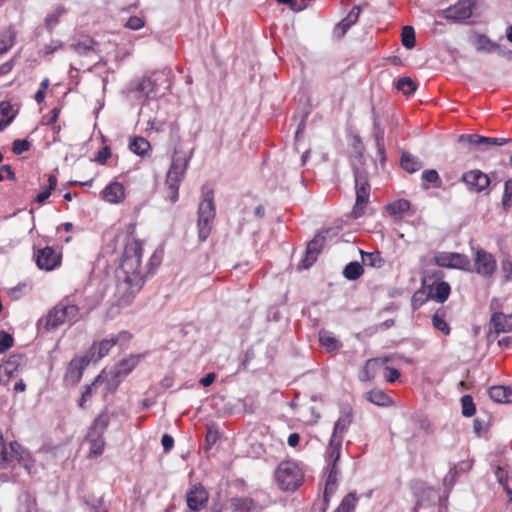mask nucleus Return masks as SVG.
<instances>
[{
  "label": "nucleus",
  "instance_id": "39448f33",
  "mask_svg": "<svg viewBox=\"0 0 512 512\" xmlns=\"http://www.w3.org/2000/svg\"><path fill=\"white\" fill-rule=\"evenodd\" d=\"M276 481L284 491H295L303 482L304 473L295 461L281 462L275 472Z\"/></svg>",
  "mask_w": 512,
  "mask_h": 512
},
{
  "label": "nucleus",
  "instance_id": "37998d69",
  "mask_svg": "<svg viewBox=\"0 0 512 512\" xmlns=\"http://www.w3.org/2000/svg\"><path fill=\"white\" fill-rule=\"evenodd\" d=\"M319 341L321 345L326 347L329 351H334L339 348L338 340L330 332L320 331Z\"/></svg>",
  "mask_w": 512,
  "mask_h": 512
},
{
  "label": "nucleus",
  "instance_id": "6ab92c4d",
  "mask_svg": "<svg viewBox=\"0 0 512 512\" xmlns=\"http://www.w3.org/2000/svg\"><path fill=\"white\" fill-rule=\"evenodd\" d=\"M463 181L476 192L486 189L490 183L489 177L480 170H471L463 174Z\"/></svg>",
  "mask_w": 512,
  "mask_h": 512
},
{
  "label": "nucleus",
  "instance_id": "dca6fc26",
  "mask_svg": "<svg viewBox=\"0 0 512 512\" xmlns=\"http://www.w3.org/2000/svg\"><path fill=\"white\" fill-rule=\"evenodd\" d=\"M472 15V1L459 0L455 5L444 11L446 19L454 21H462L468 19Z\"/></svg>",
  "mask_w": 512,
  "mask_h": 512
},
{
  "label": "nucleus",
  "instance_id": "2f4dec72",
  "mask_svg": "<svg viewBox=\"0 0 512 512\" xmlns=\"http://www.w3.org/2000/svg\"><path fill=\"white\" fill-rule=\"evenodd\" d=\"M130 150L141 156L144 157L149 154V151L151 150V145L148 140H146L144 137H135L130 145Z\"/></svg>",
  "mask_w": 512,
  "mask_h": 512
},
{
  "label": "nucleus",
  "instance_id": "3c124183",
  "mask_svg": "<svg viewBox=\"0 0 512 512\" xmlns=\"http://www.w3.org/2000/svg\"><path fill=\"white\" fill-rule=\"evenodd\" d=\"M502 204L504 207L508 208L512 205V178L508 179L504 184Z\"/></svg>",
  "mask_w": 512,
  "mask_h": 512
},
{
  "label": "nucleus",
  "instance_id": "b1692460",
  "mask_svg": "<svg viewBox=\"0 0 512 512\" xmlns=\"http://www.w3.org/2000/svg\"><path fill=\"white\" fill-rule=\"evenodd\" d=\"M233 512H262V506L248 497H237L231 499Z\"/></svg>",
  "mask_w": 512,
  "mask_h": 512
},
{
  "label": "nucleus",
  "instance_id": "f3484780",
  "mask_svg": "<svg viewBox=\"0 0 512 512\" xmlns=\"http://www.w3.org/2000/svg\"><path fill=\"white\" fill-rule=\"evenodd\" d=\"M188 507L192 511L200 510L208 501V492L200 485H193L186 496Z\"/></svg>",
  "mask_w": 512,
  "mask_h": 512
},
{
  "label": "nucleus",
  "instance_id": "bf43d9fd",
  "mask_svg": "<svg viewBox=\"0 0 512 512\" xmlns=\"http://www.w3.org/2000/svg\"><path fill=\"white\" fill-rule=\"evenodd\" d=\"M422 179L428 183H436L439 180L438 172L434 169L425 170L422 173Z\"/></svg>",
  "mask_w": 512,
  "mask_h": 512
},
{
  "label": "nucleus",
  "instance_id": "774afa93",
  "mask_svg": "<svg viewBox=\"0 0 512 512\" xmlns=\"http://www.w3.org/2000/svg\"><path fill=\"white\" fill-rule=\"evenodd\" d=\"M495 476L500 484L504 487L507 485V474L504 469L497 467L495 470Z\"/></svg>",
  "mask_w": 512,
  "mask_h": 512
},
{
  "label": "nucleus",
  "instance_id": "5fc2aeb1",
  "mask_svg": "<svg viewBox=\"0 0 512 512\" xmlns=\"http://www.w3.org/2000/svg\"><path fill=\"white\" fill-rule=\"evenodd\" d=\"M144 20L138 16H131L125 26L131 30H139L144 26Z\"/></svg>",
  "mask_w": 512,
  "mask_h": 512
},
{
  "label": "nucleus",
  "instance_id": "052dcab7",
  "mask_svg": "<svg viewBox=\"0 0 512 512\" xmlns=\"http://www.w3.org/2000/svg\"><path fill=\"white\" fill-rule=\"evenodd\" d=\"M400 377V373L396 368H385V379L389 383H394Z\"/></svg>",
  "mask_w": 512,
  "mask_h": 512
},
{
  "label": "nucleus",
  "instance_id": "58836bf2",
  "mask_svg": "<svg viewBox=\"0 0 512 512\" xmlns=\"http://www.w3.org/2000/svg\"><path fill=\"white\" fill-rule=\"evenodd\" d=\"M48 185L35 197V202L38 204H44L45 201L51 195V192L56 188L58 179L56 175L50 174L48 176Z\"/></svg>",
  "mask_w": 512,
  "mask_h": 512
},
{
  "label": "nucleus",
  "instance_id": "603ef678",
  "mask_svg": "<svg viewBox=\"0 0 512 512\" xmlns=\"http://www.w3.org/2000/svg\"><path fill=\"white\" fill-rule=\"evenodd\" d=\"M13 337L5 332V331H1L0 332V353H4L6 352L9 348L12 347L13 345Z\"/></svg>",
  "mask_w": 512,
  "mask_h": 512
},
{
  "label": "nucleus",
  "instance_id": "de8ad7c7",
  "mask_svg": "<svg viewBox=\"0 0 512 512\" xmlns=\"http://www.w3.org/2000/svg\"><path fill=\"white\" fill-rule=\"evenodd\" d=\"M388 361L387 358H377V359H369L366 361L365 367L360 372L359 379L363 382L369 381L372 379V375L370 374V367L374 364L380 363L385 364Z\"/></svg>",
  "mask_w": 512,
  "mask_h": 512
},
{
  "label": "nucleus",
  "instance_id": "338daca9",
  "mask_svg": "<svg viewBox=\"0 0 512 512\" xmlns=\"http://www.w3.org/2000/svg\"><path fill=\"white\" fill-rule=\"evenodd\" d=\"M14 177V173L9 165H3L0 168V181L8 178L12 179Z\"/></svg>",
  "mask_w": 512,
  "mask_h": 512
},
{
  "label": "nucleus",
  "instance_id": "7ed1b4c3",
  "mask_svg": "<svg viewBox=\"0 0 512 512\" xmlns=\"http://www.w3.org/2000/svg\"><path fill=\"white\" fill-rule=\"evenodd\" d=\"M17 462L21 467L31 473L34 466L31 456L18 442H11L9 449L5 446L4 439L0 433V481H15L17 477Z\"/></svg>",
  "mask_w": 512,
  "mask_h": 512
},
{
  "label": "nucleus",
  "instance_id": "c03bdc74",
  "mask_svg": "<svg viewBox=\"0 0 512 512\" xmlns=\"http://www.w3.org/2000/svg\"><path fill=\"white\" fill-rule=\"evenodd\" d=\"M64 13L65 10L62 6L55 8L51 13H49L45 18L46 29L52 31L58 24L60 16Z\"/></svg>",
  "mask_w": 512,
  "mask_h": 512
},
{
  "label": "nucleus",
  "instance_id": "8fccbe9b",
  "mask_svg": "<svg viewBox=\"0 0 512 512\" xmlns=\"http://www.w3.org/2000/svg\"><path fill=\"white\" fill-rule=\"evenodd\" d=\"M478 141L480 142V146H490V145L502 146L507 143H510L511 139L510 138H493V137L480 136Z\"/></svg>",
  "mask_w": 512,
  "mask_h": 512
},
{
  "label": "nucleus",
  "instance_id": "9b49d317",
  "mask_svg": "<svg viewBox=\"0 0 512 512\" xmlns=\"http://www.w3.org/2000/svg\"><path fill=\"white\" fill-rule=\"evenodd\" d=\"M91 361V357L87 353L72 358L64 375V382L70 386L77 385L82 378L85 368Z\"/></svg>",
  "mask_w": 512,
  "mask_h": 512
},
{
  "label": "nucleus",
  "instance_id": "393cba45",
  "mask_svg": "<svg viewBox=\"0 0 512 512\" xmlns=\"http://www.w3.org/2000/svg\"><path fill=\"white\" fill-rule=\"evenodd\" d=\"M342 439L331 436L326 449V458L329 467H336L341 456Z\"/></svg>",
  "mask_w": 512,
  "mask_h": 512
},
{
  "label": "nucleus",
  "instance_id": "e2e57ef3",
  "mask_svg": "<svg viewBox=\"0 0 512 512\" xmlns=\"http://www.w3.org/2000/svg\"><path fill=\"white\" fill-rule=\"evenodd\" d=\"M336 488H337V485H334V484H325V489H324V504H325V507H324V510L326 509L327 505H328V502H329V497L336 491Z\"/></svg>",
  "mask_w": 512,
  "mask_h": 512
},
{
  "label": "nucleus",
  "instance_id": "79ce46f5",
  "mask_svg": "<svg viewBox=\"0 0 512 512\" xmlns=\"http://www.w3.org/2000/svg\"><path fill=\"white\" fill-rule=\"evenodd\" d=\"M402 45L406 49H412L416 45L415 31L412 26H404L401 32Z\"/></svg>",
  "mask_w": 512,
  "mask_h": 512
},
{
  "label": "nucleus",
  "instance_id": "f03ea898",
  "mask_svg": "<svg viewBox=\"0 0 512 512\" xmlns=\"http://www.w3.org/2000/svg\"><path fill=\"white\" fill-rule=\"evenodd\" d=\"M92 309L93 305L88 303L84 292L76 290L74 293L61 299L45 316L38 320V329L48 332L65 324L72 325Z\"/></svg>",
  "mask_w": 512,
  "mask_h": 512
},
{
  "label": "nucleus",
  "instance_id": "13d9d810",
  "mask_svg": "<svg viewBox=\"0 0 512 512\" xmlns=\"http://www.w3.org/2000/svg\"><path fill=\"white\" fill-rule=\"evenodd\" d=\"M59 109L58 108H53L45 117H43V124L44 125H52L54 124L58 117H59Z\"/></svg>",
  "mask_w": 512,
  "mask_h": 512
},
{
  "label": "nucleus",
  "instance_id": "a19ab883",
  "mask_svg": "<svg viewBox=\"0 0 512 512\" xmlns=\"http://www.w3.org/2000/svg\"><path fill=\"white\" fill-rule=\"evenodd\" d=\"M360 254H361L362 262L365 265L380 268L384 263V260L381 257L379 252L370 253V252H364V251L360 250Z\"/></svg>",
  "mask_w": 512,
  "mask_h": 512
},
{
  "label": "nucleus",
  "instance_id": "c756f323",
  "mask_svg": "<svg viewBox=\"0 0 512 512\" xmlns=\"http://www.w3.org/2000/svg\"><path fill=\"white\" fill-rule=\"evenodd\" d=\"M475 48L478 52L492 53L497 49V43L485 34H476Z\"/></svg>",
  "mask_w": 512,
  "mask_h": 512
},
{
  "label": "nucleus",
  "instance_id": "1a4fd4ad",
  "mask_svg": "<svg viewBox=\"0 0 512 512\" xmlns=\"http://www.w3.org/2000/svg\"><path fill=\"white\" fill-rule=\"evenodd\" d=\"M108 425L109 417L107 414H100L93 421L86 436L90 443V454L98 456L103 453L105 446L103 434Z\"/></svg>",
  "mask_w": 512,
  "mask_h": 512
},
{
  "label": "nucleus",
  "instance_id": "c9c22d12",
  "mask_svg": "<svg viewBox=\"0 0 512 512\" xmlns=\"http://www.w3.org/2000/svg\"><path fill=\"white\" fill-rule=\"evenodd\" d=\"M409 209L410 202L405 199L396 200L387 206L388 213L394 218H401Z\"/></svg>",
  "mask_w": 512,
  "mask_h": 512
},
{
  "label": "nucleus",
  "instance_id": "ea45409f",
  "mask_svg": "<svg viewBox=\"0 0 512 512\" xmlns=\"http://www.w3.org/2000/svg\"><path fill=\"white\" fill-rule=\"evenodd\" d=\"M364 273L363 266L357 262H350L347 264L343 270V276L348 280H357Z\"/></svg>",
  "mask_w": 512,
  "mask_h": 512
},
{
  "label": "nucleus",
  "instance_id": "a211bd4d",
  "mask_svg": "<svg viewBox=\"0 0 512 512\" xmlns=\"http://www.w3.org/2000/svg\"><path fill=\"white\" fill-rule=\"evenodd\" d=\"M21 361L20 356L13 355L0 365V384L7 385L12 378L18 375Z\"/></svg>",
  "mask_w": 512,
  "mask_h": 512
},
{
  "label": "nucleus",
  "instance_id": "4d7b16f0",
  "mask_svg": "<svg viewBox=\"0 0 512 512\" xmlns=\"http://www.w3.org/2000/svg\"><path fill=\"white\" fill-rule=\"evenodd\" d=\"M30 144L27 140L17 139L13 142V152L15 154H21L27 150H29Z\"/></svg>",
  "mask_w": 512,
  "mask_h": 512
},
{
  "label": "nucleus",
  "instance_id": "0eeeda50",
  "mask_svg": "<svg viewBox=\"0 0 512 512\" xmlns=\"http://www.w3.org/2000/svg\"><path fill=\"white\" fill-rule=\"evenodd\" d=\"M215 215L213 194L207 192L198 207V237L200 241L203 242L209 237Z\"/></svg>",
  "mask_w": 512,
  "mask_h": 512
},
{
  "label": "nucleus",
  "instance_id": "e433bc0d",
  "mask_svg": "<svg viewBox=\"0 0 512 512\" xmlns=\"http://www.w3.org/2000/svg\"><path fill=\"white\" fill-rule=\"evenodd\" d=\"M106 376L103 375V373L99 374L95 380L93 381V383L91 385H87L85 386V389L82 393V396L79 400V406L80 407H84V404L85 402L90 399V397L92 396L94 390L101 384L103 383H106L107 384V379L105 378Z\"/></svg>",
  "mask_w": 512,
  "mask_h": 512
},
{
  "label": "nucleus",
  "instance_id": "4be33fe9",
  "mask_svg": "<svg viewBox=\"0 0 512 512\" xmlns=\"http://www.w3.org/2000/svg\"><path fill=\"white\" fill-rule=\"evenodd\" d=\"M361 9L359 6H354L348 15L342 19L333 30V34L336 38H342L352 25H354L359 18Z\"/></svg>",
  "mask_w": 512,
  "mask_h": 512
},
{
  "label": "nucleus",
  "instance_id": "20e7f679",
  "mask_svg": "<svg viewBox=\"0 0 512 512\" xmlns=\"http://www.w3.org/2000/svg\"><path fill=\"white\" fill-rule=\"evenodd\" d=\"M187 167L188 158L183 154L175 152L165 180L167 198L171 203H175L179 198V186L184 178Z\"/></svg>",
  "mask_w": 512,
  "mask_h": 512
},
{
  "label": "nucleus",
  "instance_id": "412c9836",
  "mask_svg": "<svg viewBox=\"0 0 512 512\" xmlns=\"http://www.w3.org/2000/svg\"><path fill=\"white\" fill-rule=\"evenodd\" d=\"M353 421V409L347 405L341 409V414L338 420L335 422L332 436L343 440L344 434L348 431Z\"/></svg>",
  "mask_w": 512,
  "mask_h": 512
},
{
  "label": "nucleus",
  "instance_id": "a878e982",
  "mask_svg": "<svg viewBox=\"0 0 512 512\" xmlns=\"http://www.w3.org/2000/svg\"><path fill=\"white\" fill-rule=\"evenodd\" d=\"M490 398L497 403L512 401V389L506 386H493L488 391Z\"/></svg>",
  "mask_w": 512,
  "mask_h": 512
},
{
  "label": "nucleus",
  "instance_id": "a18cd8bd",
  "mask_svg": "<svg viewBox=\"0 0 512 512\" xmlns=\"http://www.w3.org/2000/svg\"><path fill=\"white\" fill-rule=\"evenodd\" d=\"M357 502L355 493L347 494L334 512H354Z\"/></svg>",
  "mask_w": 512,
  "mask_h": 512
},
{
  "label": "nucleus",
  "instance_id": "cd10ccee",
  "mask_svg": "<svg viewBox=\"0 0 512 512\" xmlns=\"http://www.w3.org/2000/svg\"><path fill=\"white\" fill-rule=\"evenodd\" d=\"M70 48L77 54L87 56L92 52H98L97 44L93 39L85 38L81 41L71 44Z\"/></svg>",
  "mask_w": 512,
  "mask_h": 512
},
{
  "label": "nucleus",
  "instance_id": "09e8293b",
  "mask_svg": "<svg viewBox=\"0 0 512 512\" xmlns=\"http://www.w3.org/2000/svg\"><path fill=\"white\" fill-rule=\"evenodd\" d=\"M461 404H462V414L465 417H471L476 412V407L473 402V398L470 395H464L461 398Z\"/></svg>",
  "mask_w": 512,
  "mask_h": 512
},
{
  "label": "nucleus",
  "instance_id": "5701e85b",
  "mask_svg": "<svg viewBox=\"0 0 512 512\" xmlns=\"http://www.w3.org/2000/svg\"><path fill=\"white\" fill-rule=\"evenodd\" d=\"M165 76L164 73H154L151 77L143 78L137 87V90L147 98H151L158 93V82Z\"/></svg>",
  "mask_w": 512,
  "mask_h": 512
},
{
  "label": "nucleus",
  "instance_id": "ddd939ff",
  "mask_svg": "<svg viewBox=\"0 0 512 512\" xmlns=\"http://www.w3.org/2000/svg\"><path fill=\"white\" fill-rule=\"evenodd\" d=\"M475 271L483 277H491L496 269V261L492 254L484 249H477L474 257Z\"/></svg>",
  "mask_w": 512,
  "mask_h": 512
},
{
  "label": "nucleus",
  "instance_id": "bb28decb",
  "mask_svg": "<svg viewBox=\"0 0 512 512\" xmlns=\"http://www.w3.org/2000/svg\"><path fill=\"white\" fill-rule=\"evenodd\" d=\"M16 33L13 28L7 27L0 31V55L9 51L14 45Z\"/></svg>",
  "mask_w": 512,
  "mask_h": 512
},
{
  "label": "nucleus",
  "instance_id": "423d86ee",
  "mask_svg": "<svg viewBox=\"0 0 512 512\" xmlns=\"http://www.w3.org/2000/svg\"><path fill=\"white\" fill-rule=\"evenodd\" d=\"M354 178L356 201L352 209L351 216L354 219H357L364 215L365 207L369 202L370 184L368 182L367 172L361 167H355Z\"/></svg>",
  "mask_w": 512,
  "mask_h": 512
},
{
  "label": "nucleus",
  "instance_id": "aec40b11",
  "mask_svg": "<svg viewBox=\"0 0 512 512\" xmlns=\"http://www.w3.org/2000/svg\"><path fill=\"white\" fill-rule=\"evenodd\" d=\"M326 237L322 234H317L313 240H311L306 249V255L303 260V268H309L317 260V256L322 250Z\"/></svg>",
  "mask_w": 512,
  "mask_h": 512
},
{
  "label": "nucleus",
  "instance_id": "69168bd1",
  "mask_svg": "<svg viewBox=\"0 0 512 512\" xmlns=\"http://www.w3.org/2000/svg\"><path fill=\"white\" fill-rule=\"evenodd\" d=\"M479 138H480V135H476V134L461 135L459 137V141H466L471 145L480 146V142L478 141Z\"/></svg>",
  "mask_w": 512,
  "mask_h": 512
},
{
  "label": "nucleus",
  "instance_id": "680f3d73",
  "mask_svg": "<svg viewBox=\"0 0 512 512\" xmlns=\"http://www.w3.org/2000/svg\"><path fill=\"white\" fill-rule=\"evenodd\" d=\"M494 52H496L499 56L506 58L509 61L512 60V50L505 46H502L497 43V49H495Z\"/></svg>",
  "mask_w": 512,
  "mask_h": 512
},
{
  "label": "nucleus",
  "instance_id": "7c9ffc66",
  "mask_svg": "<svg viewBox=\"0 0 512 512\" xmlns=\"http://www.w3.org/2000/svg\"><path fill=\"white\" fill-rule=\"evenodd\" d=\"M432 325L435 329L441 331L444 335H449L450 326L446 321V311L438 309L432 316Z\"/></svg>",
  "mask_w": 512,
  "mask_h": 512
},
{
  "label": "nucleus",
  "instance_id": "72a5a7b5",
  "mask_svg": "<svg viewBox=\"0 0 512 512\" xmlns=\"http://www.w3.org/2000/svg\"><path fill=\"white\" fill-rule=\"evenodd\" d=\"M511 317L506 316L503 313H494L491 317V323L496 333L507 332L511 329L509 321Z\"/></svg>",
  "mask_w": 512,
  "mask_h": 512
},
{
  "label": "nucleus",
  "instance_id": "49530a36",
  "mask_svg": "<svg viewBox=\"0 0 512 512\" xmlns=\"http://www.w3.org/2000/svg\"><path fill=\"white\" fill-rule=\"evenodd\" d=\"M396 88L405 95L413 94L416 91V83L409 77L400 78L396 83Z\"/></svg>",
  "mask_w": 512,
  "mask_h": 512
},
{
  "label": "nucleus",
  "instance_id": "4c0bfd02",
  "mask_svg": "<svg viewBox=\"0 0 512 512\" xmlns=\"http://www.w3.org/2000/svg\"><path fill=\"white\" fill-rule=\"evenodd\" d=\"M15 113L9 102L0 103V131L7 127L14 119Z\"/></svg>",
  "mask_w": 512,
  "mask_h": 512
},
{
  "label": "nucleus",
  "instance_id": "864d4df0",
  "mask_svg": "<svg viewBox=\"0 0 512 512\" xmlns=\"http://www.w3.org/2000/svg\"><path fill=\"white\" fill-rule=\"evenodd\" d=\"M501 271L505 282L512 281V262L509 259L501 261Z\"/></svg>",
  "mask_w": 512,
  "mask_h": 512
},
{
  "label": "nucleus",
  "instance_id": "c85d7f7f",
  "mask_svg": "<svg viewBox=\"0 0 512 512\" xmlns=\"http://www.w3.org/2000/svg\"><path fill=\"white\" fill-rule=\"evenodd\" d=\"M364 398L377 406H388L391 403L390 397L382 390L373 389L364 393Z\"/></svg>",
  "mask_w": 512,
  "mask_h": 512
},
{
  "label": "nucleus",
  "instance_id": "9d476101",
  "mask_svg": "<svg viewBox=\"0 0 512 512\" xmlns=\"http://www.w3.org/2000/svg\"><path fill=\"white\" fill-rule=\"evenodd\" d=\"M130 338L131 334L127 331H122L115 336H109L100 342L93 343L87 355L91 357L92 361H98L105 357L113 346L118 343L128 342Z\"/></svg>",
  "mask_w": 512,
  "mask_h": 512
},
{
  "label": "nucleus",
  "instance_id": "473e14b6",
  "mask_svg": "<svg viewBox=\"0 0 512 512\" xmlns=\"http://www.w3.org/2000/svg\"><path fill=\"white\" fill-rule=\"evenodd\" d=\"M401 166L409 173H414L422 168V162L410 153L404 152L401 156Z\"/></svg>",
  "mask_w": 512,
  "mask_h": 512
},
{
  "label": "nucleus",
  "instance_id": "2eb2a0df",
  "mask_svg": "<svg viewBox=\"0 0 512 512\" xmlns=\"http://www.w3.org/2000/svg\"><path fill=\"white\" fill-rule=\"evenodd\" d=\"M100 196L110 204H120L126 198V190L122 183L112 181L100 192Z\"/></svg>",
  "mask_w": 512,
  "mask_h": 512
},
{
  "label": "nucleus",
  "instance_id": "0e129e2a",
  "mask_svg": "<svg viewBox=\"0 0 512 512\" xmlns=\"http://www.w3.org/2000/svg\"><path fill=\"white\" fill-rule=\"evenodd\" d=\"M161 444L163 446V449L168 452L173 448L174 445V439L169 434H164L161 439Z\"/></svg>",
  "mask_w": 512,
  "mask_h": 512
},
{
  "label": "nucleus",
  "instance_id": "6e6d98bb",
  "mask_svg": "<svg viewBox=\"0 0 512 512\" xmlns=\"http://www.w3.org/2000/svg\"><path fill=\"white\" fill-rule=\"evenodd\" d=\"M111 157V150L108 146H104L102 147L98 153H97V156L95 158V161L98 163V164H105L106 161Z\"/></svg>",
  "mask_w": 512,
  "mask_h": 512
},
{
  "label": "nucleus",
  "instance_id": "f8f14e48",
  "mask_svg": "<svg viewBox=\"0 0 512 512\" xmlns=\"http://www.w3.org/2000/svg\"><path fill=\"white\" fill-rule=\"evenodd\" d=\"M35 259L39 269L51 271L60 266L62 254L53 247L46 246L35 252Z\"/></svg>",
  "mask_w": 512,
  "mask_h": 512
},
{
  "label": "nucleus",
  "instance_id": "6e6552de",
  "mask_svg": "<svg viewBox=\"0 0 512 512\" xmlns=\"http://www.w3.org/2000/svg\"><path fill=\"white\" fill-rule=\"evenodd\" d=\"M140 361V355H130L129 357L121 360L108 371H103L107 379V386L111 389H115L120 382L130 374Z\"/></svg>",
  "mask_w": 512,
  "mask_h": 512
},
{
  "label": "nucleus",
  "instance_id": "f257e3e1",
  "mask_svg": "<svg viewBox=\"0 0 512 512\" xmlns=\"http://www.w3.org/2000/svg\"><path fill=\"white\" fill-rule=\"evenodd\" d=\"M142 255V242L127 237L120 265L116 270L115 298L118 306L130 304L145 283L147 267L142 265Z\"/></svg>",
  "mask_w": 512,
  "mask_h": 512
},
{
  "label": "nucleus",
  "instance_id": "4468645a",
  "mask_svg": "<svg viewBox=\"0 0 512 512\" xmlns=\"http://www.w3.org/2000/svg\"><path fill=\"white\" fill-rule=\"evenodd\" d=\"M436 265L446 268L467 269L469 260L459 253L439 252L434 256Z\"/></svg>",
  "mask_w": 512,
  "mask_h": 512
},
{
  "label": "nucleus",
  "instance_id": "f704fd0d",
  "mask_svg": "<svg viewBox=\"0 0 512 512\" xmlns=\"http://www.w3.org/2000/svg\"><path fill=\"white\" fill-rule=\"evenodd\" d=\"M450 291H451L450 285L445 281H441V282L437 283L434 286V288L432 289V291H431L432 299H434L435 301H437L439 303H443L448 299V297L450 295Z\"/></svg>",
  "mask_w": 512,
  "mask_h": 512
}]
</instances>
